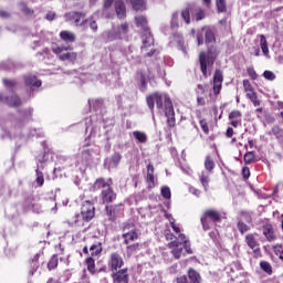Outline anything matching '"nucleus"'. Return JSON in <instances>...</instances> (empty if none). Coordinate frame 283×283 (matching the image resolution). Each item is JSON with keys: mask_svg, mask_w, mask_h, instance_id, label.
I'll list each match as a JSON object with an SVG mask.
<instances>
[{"mask_svg": "<svg viewBox=\"0 0 283 283\" xmlns=\"http://www.w3.org/2000/svg\"><path fill=\"white\" fill-rule=\"evenodd\" d=\"M229 120L232 127H240L242 125V113L240 111H232L229 114Z\"/></svg>", "mask_w": 283, "mask_h": 283, "instance_id": "nucleus-19", "label": "nucleus"}, {"mask_svg": "<svg viewBox=\"0 0 283 283\" xmlns=\"http://www.w3.org/2000/svg\"><path fill=\"white\" fill-rule=\"evenodd\" d=\"M193 19L196 21H202V19H205V10L201 8L196 9Z\"/></svg>", "mask_w": 283, "mask_h": 283, "instance_id": "nucleus-49", "label": "nucleus"}, {"mask_svg": "<svg viewBox=\"0 0 283 283\" xmlns=\"http://www.w3.org/2000/svg\"><path fill=\"white\" fill-rule=\"evenodd\" d=\"M172 39L176 43H178L179 49L181 50V52H184L185 56H187V46L185 45V39L182 38V34L175 33L172 35Z\"/></svg>", "mask_w": 283, "mask_h": 283, "instance_id": "nucleus-25", "label": "nucleus"}, {"mask_svg": "<svg viewBox=\"0 0 283 283\" xmlns=\"http://www.w3.org/2000/svg\"><path fill=\"white\" fill-rule=\"evenodd\" d=\"M95 216L94 203L86 200L81 208V214L75 216L74 224L75 227H85L82 231H87L90 229V220Z\"/></svg>", "mask_w": 283, "mask_h": 283, "instance_id": "nucleus-2", "label": "nucleus"}, {"mask_svg": "<svg viewBox=\"0 0 283 283\" xmlns=\"http://www.w3.org/2000/svg\"><path fill=\"white\" fill-rule=\"evenodd\" d=\"M217 10L218 12H227V1L226 0H217Z\"/></svg>", "mask_w": 283, "mask_h": 283, "instance_id": "nucleus-46", "label": "nucleus"}, {"mask_svg": "<svg viewBox=\"0 0 283 283\" xmlns=\"http://www.w3.org/2000/svg\"><path fill=\"white\" fill-rule=\"evenodd\" d=\"M91 251V255H101V253H103V243L101 242H95L91 245L90 248Z\"/></svg>", "mask_w": 283, "mask_h": 283, "instance_id": "nucleus-31", "label": "nucleus"}, {"mask_svg": "<svg viewBox=\"0 0 283 283\" xmlns=\"http://www.w3.org/2000/svg\"><path fill=\"white\" fill-rule=\"evenodd\" d=\"M125 56L129 63H140V56L138 55V52H136V49H134V46H128L125 50Z\"/></svg>", "mask_w": 283, "mask_h": 283, "instance_id": "nucleus-17", "label": "nucleus"}, {"mask_svg": "<svg viewBox=\"0 0 283 283\" xmlns=\"http://www.w3.org/2000/svg\"><path fill=\"white\" fill-rule=\"evenodd\" d=\"M238 230L240 231V233H247V231H250V227L247 226V223L242 222V221H239L238 224Z\"/></svg>", "mask_w": 283, "mask_h": 283, "instance_id": "nucleus-52", "label": "nucleus"}, {"mask_svg": "<svg viewBox=\"0 0 283 283\" xmlns=\"http://www.w3.org/2000/svg\"><path fill=\"white\" fill-rule=\"evenodd\" d=\"M188 277L190 283H200V274L193 269L188 271Z\"/></svg>", "mask_w": 283, "mask_h": 283, "instance_id": "nucleus-35", "label": "nucleus"}, {"mask_svg": "<svg viewBox=\"0 0 283 283\" xmlns=\"http://www.w3.org/2000/svg\"><path fill=\"white\" fill-rule=\"evenodd\" d=\"M14 67H15L14 62H12L10 60L4 64V70L11 71V70H14Z\"/></svg>", "mask_w": 283, "mask_h": 283, "instance_id": "nucleus-63", "label": "nucleus"}, {"mask_svg": "<svg viewBox=\"0 0 283 283\" xmlns=\"http://www.w3.org/2000/svg\"><path fill=\"white\" fill-rule=\"evenodd\" d=\"M2 83H3V85H4V87H6L7 90H13V87H17V85H18L17 80L3 78V80H2Z\"/></svg>", "mask_w": 283, "mask_h": 283, "instance_id": "nucleus-42", "label": "nucleus"}, {"mask_svg": "<svg viewBox=\"0 0 283 283\" xmlns=\"http://www.w3.org/2000/svg\"><path fill=\"white\" fill-rule=\"evenodd\" d=\"M161 196L166 200H169L171 198V189H169V187H167V186L163 187L161 188Z\"/></svg>", "mask_w": 283, "mask_h": 283, "instance_id": "nucleus-53", "label": "nucleus"}, {"mask_svg": "<svg viewBox=\"0 0 283 283\" xmlns=\"http://www.w3.org/2000/svg\"><path fill=\"white\" fill-rule=\"evenodd\" d=\"M119 207L118 206H106V213L108 216V220L114 222L116 220V216H118Z\"/></svg>", "mask_w": 283, "mask_h": 283, "instance_id": "nucleus-26", "label": "nucleus"}, {"mask_svg": "<svg viewBox=\"0 0 283 283\" xmlns=\"http://www.w3.org/2000/svg\"><path fill=\"white\" fill-rule=\"evenodd\" d=\"M32 112H33L32 108H29L25 112V117H24L23 122H18V124H17L18 129H21V126L25 125V120H28V118H30V116H32Z\"/></svg>", "mask_w": 283, "mask_h": 283, "instance_id": "nucleus-51", "label": "nucleus"}, {"mask_svg": "<svg viewBox=\"0 0 283 283\" xmlns=\"http://www.w3.org/2000/svg\"><path fill=\"white\" fill-rule=\"evenodd\" d=\"M270 134H273V136H275V138H282L283 130L279 126H273Z\"/></svg>", "mask_w": 283, "mask_h": 283, "instance_id": "nucleus-50", "label": "nucleus"}, {"mask_svg": "<svg viewBox=\"0 0 283 283\" xmlns=\"http://www.w3.org/2000/svg\"><path fill=\"white\" fill-rule=\"evenodd\" d=\"M260 266L262 271H264V273H268V275L273 274V266H271V263H269L268 261H261Z\"/></svg>", "mask_w": 283, "mask_h": 283, "instance_id": "nucleus-38", "label": "nucleus"}, {"mask_svg": "<svg viewBox=\"0 0 283 283\" xmlns=\"http://www.w3.org/2000/svg\"><path fill=\"white\" fill-rule=\"evenodd\" d=\"M94 189H102L103 202L109 203L116 200V195L114 193V190H112L109 182L105 181V179H97L94 184Z\"/></svg>", "mask_w": 283, "mask_h": 283, "instance_id": "nucleus-6", "label": "nucleus"}, {"mask_svg": "<svg viewBox=\"0 0 283 283\" xmlns=\"http://www.w3.org/2000/svg\"><path fill=\"white\" fill-rule=\"evenodd\" d=\"M212 172H208L206 170H203L200 175H199V180L205 189V191H209V182H210V176Z\"/></svg>", "mask_w": 283, "mask_h": 283, "instance_id": "nucleus-23", "label": "nucleus"}, {"mask_svg": "<svg viewBox=\"0 0 283 283\" xmlns=\"http://www.w3.org/2000/svg\"><path fill=\"white\" fill-rule=\"evenodd\" d=\"M181 18L184 19V21L187 25H189V23H191V13L189 12V9H184L181 11Z\"/></svg>", "mask_w": 283, "mask_h": 283, "instance_id": "nucleus-44", "label": "nucleus"}, {"mask_svg": "<svg viewBox=\"0 0 283 283\" xmlns=\"http://www.w3.org/2000/svg\"><path fill=\"white\" fill-rule=\"evenodd\" d=\"M140 90L142 92H145V90H147V78H145V76H142L140 78Z\"/></svg>", "mask_w": 283, "mask_h": 283, "instance_id": "nucleus-62", "label": "nucleus"}, {"mask_svg": "<svg viewBox=\"0 0 283 283\" xmlns=\"http://www.w3.org/2000/svg\"><path fill=\"white\" fill-rule=\"evenodd\" d=\"M88 105L92 109H101L103 107V99H88Z\"/></svg>", "mask_w": 283, "mask_h": 283, "instance_id": "nucleus-40", "label": "nucleus"}, {"mask_svg": "<svg viewBox=\"0 0 283 283\" xmlns=\"http://www.w3.org/2000/svg\"><path fill=\"white\" fill-rule=\"evenodd\" d=\"M24 85L34 90V87H41V81L36 80L34 75H24Z\"/></svg>", "mask_w": 283, "mask_h": 283, "instance_id": "nucleus-21", "label": "nucleus"}, {"mask_svg": "<svg viewBox=\"0 0 283 283\" xmlns=\"http://www.w3.org/2000/svg\"><path fill=\"white\" fill-rule=\"evenodd\" d=\"M147 181L154 185V165L151 164L147 166Z\"/></svg>", "mask_w": 283, "mask_h": 283, "instance_id": "nucleus-43", "label": "nucleus"}, {"mask_svg": "<svg viewBox=\"0 0 283 283\" xmlns=\"http://www.w3.org/2000/svg\"><path fill=\"white\" fill-rule=\"evenodd\" d=\"M81 28H91L93 32H98V24L94 20V17L82 20Z\"/></svg>", "mask_w": 283, "mask_h": 283, "instance_id": "nucleus-22", "label": "nucleus"}, {"mask_svg": "<svg viewBox=\"0 0 283 283\" xmlns=\"http://www.w3.org/2000/svg\"><path fill=\"white\" fill-rule=\"evenodd\" d=\"M60 39L65 43H74V41H76V34L71 31H62L60 33Z\"/></svg>", "mask_w": 283, "mask_h": 283, "instance_id": "nucleus-24", "label": "nucleus"}, {"mask_svg": "<svg viewBox=\"0 0 283 283\" xmlns=\"http://www.w3.org/2000/svg\"><path fill=\"white\" fill-rule=\"evenodd\" d=\"M205 169H206L205 171L213 174V169H216V161H213V158L211 156L206 157Z\"/></svg>", "mask_w": 283, "mask_h": 283, "instance_id": "nucleus-29", "label": "nucleus"}, {"mask_svg": "<svg viewBox=\"0 0 283 283\" xmlns=\"http://www.w3.org/2000/svg\"><path fill=\"white\" fill-rule=\"evenodd\" d=\"M146 101L150 112H154V105H157V109L160 111H163V105H165V116L167 117L169 127H174V125H176V113L174 112V104L167 94L155 93L148 96Z\"/></svg>", "mask_w": 283, "mask_h": 283, "instance_id": "nucleus-1", "label": "nucleus"}, {"mask_svg": "<svg viewBox=\"0 0 283 283\" xmlns=\"http://www.w3.org/2000/svg\"><path fill=\"white\" fill-rule=\"evenodd\" d=\"M255 160V155L253 154V151H248L244 155V163L245 165H251V163H253Z\"/></svg>", "mask_w": 283, "mask_h": 283, "instance_id": "nucleus-48", "label": "nucleus"}, {"mask_svg": "<svg viewBox=\"0 0 283 283\" xmlns=\"http://www.w3.org/2000/svg\"><path fill=\"white\" fill-rule=\"evenodd\" d=\"M7 104L10 107H19V105H21V98L17 95H11L10 97H7Z\"/></svg>", "mask_w": 283, "mask_h": 283, "instance_id": "nucleus-34", "label": "nucleus"}, {"mask_svg": "<svg viewBox=\"0 0 283 283\" xmlns=\"http://www.w3.org/2000/svg\"><path fill=\"white\" fill-rule=\"evenodd\" d=\"M222 220V214L218 210H207L201 217V224L205 231H209L211 227L216 224V222H220Z\"/></svg>", "mask_w": 283, "mask_h": 283, "instance_id": "nucleus-7", "label": "nucleus"}, {"mask_svg": "<svg viewBox=\"0 0 283 283\" xmlns=\"http://www.w3.org/2000/svg\"><path fill=\"white\" fill-rule=\"evenodd\" d=\"M260 48L264 56H266V59H271V56L269 55V42H266V36H264L263 34L260 35Z\"/></svg>", "mask_w": 283, "mask_h": 283, "instance_id": "nucleus-27", "label": "nucleus"}, {"mask_svg": "<svg viewBox=\"0 0 283 283\" xmlns=\"http://www.w3.org/2000/svg\"><path fill=\"white\" fill-rule=\"evenodd\" d=\"M272 249H273L275 255H280V258H282V255H283V248H282V245L276 244V245H273Z\"/></svg>", "mask_w": 283, "mask_h": 283, "instance_id": "nucleus-56", "label": "nucleus"}, {"mask_svg": "<svg viewBox=\"0 0 283 283\" xmlns=\"http://www.w3.org/2000/svg\"><path fill=\"white\" fill-rule=\"evenodd\" d=\"M123 231L124 233L122 234V238L124 239V244H130V242L138 240V232H136L134 226L126 224L124 226Z\"/></svg>", "mask_w": 283, "mask_h": 283, "instance_id": "nucleus-11", "label": "nucleus"}, {"mask_svg": "<svg viewBox=\"0 0 283 283\" xmlns=\"http://www.w3.org/2000/svg\"><path fill=\"white\" fill-rule=\"evenodd\" d=\"M263 235H265L268 242H274V240L276 239L275 232L273 231V228L271 226H266L263 229Z\"/></svg>", "mask_w": 283, "mask_h": 283, "instance_id": "nucleus-28", "label": "nucleus"}, {"mask_svg": "<svg viewBox=\"0 0 283 283\" xmlns=\"http://www.w3.org/2000/svg\"><path fill=\"white\" fill-rule=\"evenodd\" d=\"M242 176L243 178L247 180L251 177V170L249 169V167H243L242 168Z\"/></svg>", "mask_w": 283, "mask_h": 283, "instance_id": "nucleus-61", "label": "nucleus"}, {"mask_svg": "<svg viewBox=\"0 0 283 283\" xmlns=\"http://www.w3.org/2000/svg\"><path fill=\"white\" fill-rule=\"evenodd\" d=\"M67 50H71V48L70 46H55L52 49V52L59 56L60 61L74 62L77 56L76 53L67 52ZM63 52H67V53H63Z\"/></svg>", "mask_w": 283, "mask_h": 283, "instance_id": "nucleus-9", "label": "nucleus"}, {"mask_svg": "<svg viewBox=\"0 0 283 283\" xmlns=\"http://www.w3.org/2000/svg\"><path fill=\"white\" fill-rule=\"evenodd\" d=\"M135 23L137 28H142L144 32V34L142 35V52H147V48H151V45H154V36L149 32V27L147 25V18H145L144 15L136 17Z\"/></svg>", "mask_w": 283, "mask_h": 283, "instance_id": "nucleus-4", "label": "nucleus"}, {"mask_svg": "<svg viewBox=\"0 0 283 283\" xmlns=\"http://www.w3.org/2000/svg\"><path fill=\"white\" fill-rule=\"evenodd\" d=\"M263 76L266 81H275V73L273 71H264Z\"/></svg>", "mask_w": 283, "mask_h": 283, "instance_id": "nucleus-55", "label": "nucleus"}, {"mask_svg": "<svg viewBox=\"0 0 283 283\" xmlns=\"http://www.w3.org/2000/svg\"><path fill=\"white\" fill-rule=\"evenodd\" d=\"M39 271V254H35L31 262V269L29 270V275H34V272Z\"/></svg>", "mask_w": 283, "mask_h": 283, "instance_id": "nucleus-36", "label": "nucleus"}, {"mask_svg": "<svg viewBox=\"0 0 283 283\" xmlns=\"http://www.w3.org/2000/svg\"><path fill=\"white\" fill-rule=\"evenodd\" d=\"M86 265L90 273H96V263L92 256L86 259Z\"/></svg>", "mask_w": 283, "mask_h": 283, "instance_id": "nucleus-41", "label": "nucleus"}, {"mask_svg": "<svg viewBox=\"0 0 283 283\" xmlns=\"http://www.w3.org/2000/svg\"><path fill=\"white\" fill-rule=\"evenodd\" d=\"M199 125H200L202 132H205V134H209V125L207 124V120L201 119L199 122Z\"/></svg>", "mask_w": 283, "mask_h": 283, "instance_id": "nucleus-57", "label": "nucleus"}, {"mask_svg": "<svg viewBox=\"0 0 283 283\" xmlns=\"http://www.w3.org/2000/svg\"><path fill=\"white\" fill-rule=\"evenodd\" d=\"M248 74L253 81L258 80V73L253 67L248 69Z\"/></svg>", "mask_w": 283, "mask_h": 283, "instance_id": "nucleus-58", "label": "nucleus"}, {"mask_svg": "<svg viewBox=\"0 0 283 283\" xmlns=\"http://www.w3.org/2000/svg\"><path fill=\"white\" fill-rule=\"evenodd\" d=\"M202 34H205L206 36L207 44L216 43V34H213V31H211V29L202 28L201 33H198L197 35L198 45H202V43H205V41L202 40Z\"/></svg>", "mask_w": 283, "mask_h": 283, "instance_id": "nucleus-12", "label": "nucleus"}, {"mask_svg": "<svg viewBox=\"0 0 283 283\" xmlns=\"http://www.w3.org/2000/svg\"><path fill=\"white\" fill-rule=\"evenodd\" d=\"M129 32V24L122 23L120 25L113 27L108 31H104L102 33V39L106 43H111L112 41H120V39H125L127 33Z\"/></svg>", "mask_w": 283, "mask_h": 283, "instance_id": "nucleus-3", "label": "nucleus"}, {"mask_svg": "<svg viewBox=\"0 0 283 283\" xmlns=\"http://www.w3.org/2000/svg\"><path fill=\"white\" fill-rule=\"evenodd\" d=\"M170 25L171 28H180V14L178 12L172 14Z\"/></svg>", "mask_w": 283, "mask_h": 283, "instance_id": "nucleus-45", "label": "nucleus"}, {"mask_svg": "<svg viewBox=\"0 0 283 283\" xmlns=\"http://www.w3.org/2000/svg\"><path fill=\"white\" fill-rule=\"evenodd\" d=\"M94 160V149L84 148L76 157L75 165L80 169H85Z\"/></svg>", "mask_w": 283, "mask_h": 283, "instance_id": "nucleus-8", "label": "nucleus"}, {"mask_svg": "<svg viewBox=\"0 0 283 283\" xmlns=\"http://www.w3.org/2000/svg\"><path fill=\"white\" fill-rule=\"evenodd\" d=\"M138 247H140L138 243L127 245V255H133L135 251H138Z\"/></svg>", "mask_w": 283, "mask_h": 283, "instance_id": "nucleus-54", "label": "nucleus"}, {"mask_svg": "<svg viewBox=\"0 0 283 283\" xmlns=\"http://www.w3.org/2000/svg\"><path fill=\"white\" fill-rule=\"evenodd\" d=\"M35 174H36V178H35L36 185H39V187H43V182H45V179L43 178V172L36 169Z\"/></svg>", "mask_w": 283, "mask_h": 283, "instance_id": "nucleus-47", "label": "nucleus"}, {"mask_svg": "<svg viewBox=\"0 0 283 283\" xmlns=\"http://www.w3.org/2000/svg\"><path fill=\"white\" fill-rule=\"evenodd\" d=\"M56 266H59V256L56 254H54L48 263V269H49V271H52V270L56 269Z\"/></svg>", "mask_w": 283, "mask_h": 283, "instance_id": "nucleus-39", "label": "nucleus"}, {"mask_svg": "<svg viewBox=\"0 0 283 283\" xmlns=\"http://www.w3.org/2000/svg\"><path fill=\"white\" fill-rule=\"evenodd\" d=\"M113 4H114V0H105L103 13L105 14V12H107V10H109V8H112Z\"/></svg>", "mask_w": 283, "mask_h": 283, "instance_id": "nucleus-59", "label": "nucleus"}, {"mask_svg": "<svg viewBox=\"0 0 283 283\" xmlns=\"http://www.w3.org/2000/svg\"><path fill=\"white\" fill-rule=\"evenodd\" d=\"M222 81H224L222 71L217 70L213 76V94H216V96H218V94H220V90H222Z\"/></svg>", "mask_w": 283, "mask_h": 283, "instance_id": "nucleus-15", "label": "nucleus"}, {"mask_svg": "<svg viewBox=\"0 0 283 283\" xmlns=\"http://www.w3.org/2000/svg\"><path fill=\"white\" fill-rule=\"evenodd\" d=\"M114 283H129V275L127 274V269L119 270L113 273Z\"/></svg>", "mask_w": 283, "mask_h": 283, "instance_id": "nucleus-16", "label": "nucleus"}, {"mask_svg": "<svg viewBox=\"0 0 283 283\" xmlns=\"http://www.w3.org/2000/svg\"><path fill=\"white\" fill-rule=\"evenodd\" d=\"M217 56H218V50H216L214 46H210L207 53L201 52L199 54V63H200V67L203 76H207V69L213 66V63H216Z\"/></svg>", "mask_w": 283, "mask_h": 283, "instance_id": "nucleus-5", "label": "nucleus"}, {"mask_svg": "<svg viewBox=\"0 0 283 283\" xmlns=\"http://www.w3.org/2000/svg\"><path fill=\"white\" fill-rule=\"evenodd\" d=\"M169 249L171 250V253L175 258V260H180L181 255H182V243L178 242V241H171L170 243H168Z\"/></svg>", "mask_w": 283, "mask_h": 283, "instance_id": "nucleus-18", "label": "nucleus"}, {"mask_svg": "<svg viewBox=\"0 0 283 283\" xmlns=\"http://www.w3.org/2000/svg\"><path fill=\"white\" fill-rule=\"evenodd\" d=\"M245 243L248 244L249 249H252L254 258H260L262 255L260 243L258 242V233H248L245 235Z\"/></svg>", "mask_w": 283, "mask_h": 283, "instance_id": "nucleus-10", "label": "nucleus"}, {"mask_svg": "<svg viewBox=\"0 0 283 283\" xmlns=\"http://www.w3.org/2000/svg\"><path fill=\"white\" fill-rule=\"evenodd\" d=\"M122 158H123V156H120V153H115L111 158L108 167L109 168L118 167Z\"/></svg>", "mask_w": 283, "mask_h": 283, "instance_id": "nucleus-32", "label": "nucleus"}, {"mask_svg": "<svg viewBox=\"0 0 283 283\" xmlns=\"http://www.w3.org/2000/svg\"><path fill=\"white\" fill-rule=\"evenodd\" d=\"M115 12L118 19H125L127 13V8L125 7V2L123 0L115 1Z\"/></svg>", "mask_w": 283, "mask_h": 283, "instance_id": "nucleus-20", "label": "nucleus"}, {"mask_svg": "<svg viewBox=\"0 0 283 283\" xmlns=\"http://www.w3.org/2000/svg\"><path fill=\"white\" fill-rule=\"evenodd\" d=\"M90 132L88 138H95V136H98L101 134V127L99 126H86V133Z\"/></svg>", "mask_w": 283, "mask_h": 283, "instance_id": "nucleus-37", "label": "nucleus"}, {"mask_svg": "<svg viewBox=\"0 0 283 283\" xmlns=\"http://www.w3.org/2000/svg\"><path fill=\"white\" fill-rule=\"evenodd\" d=\"M133 136L134 138L137 139L138 143H142V144L147 143V134H145V132L134 130Z\"/></svg>", "mask_w": 283, "mask_h": 283, "instance_id": "nucleus-33", "label": "nucleus"}, {"mask_svg": "<svg viewBox=\"0 0 283 283\" xmlns=\"http://www.w3.org/2000/svg\"><path fill=\"white\" fill-rule=\"evenodd\" d=\"M176 241L180 242L184 247L185 244H187V237L185 234H179Z\"/></svg>", "mask_w": 283, "mask_h": 283, "instance_id": "nucleus-64", "label": "nucleus"}, {"mask_svg": "<svg viewBox=\"0 0 283 283\" xmlns=\"http://www.w3.org/2000/svg\"><path fill=\"white\" fill-rule=\"evenodd\" d=\"M132 7L137 12L140 10H147V3H145V0H130Z\"/></svg>", "mask_w": 283, "mask_h": 283, "instance_id": "nucleus-30", "label": "nucleus"}, {"mask_svg": "<svg viewBox=\"0 0 283 283\" xmlns=\"http://www.w3.org/2000/svg\"><path fill=\"white\" fill-rule=\"evenodd\" d=\"M124 264H125V262L123 261V256H120V254H118L117 252H113L111 254V258L108 261L111 271H113V272L118 271V269H120Z\"/></svg>", "mask_w": 283, "mask_h": 283, "instance_id": "nucleus-13", "label": "nucleus"}, {"mask_svg": "<svg viewBox=\"0 0 283 283\" xmlns=\"http://www.w3.org/2000/svg\"><path fill=\"white\" fill-rule=\"evenodd\" d=\"M64 19H65V21H71L76 27L81 28V23H83V21H81V19H85V13L77 12V11H71V12L64 14Z\"/></svg>", "mask_w": 283, "mask_h": 283, "instance_id": "nucleus-14", "label": "nucleus"}, {"mask_svg": "<svg viewBox=\"0 0 283 283\" xmlns=\"http://www.w3.org/2000/svg\"><path fill=\"white\" fill-rule=\"evenodd\" d=\"M243 87L245 92L253 91V86H251V82H249V80H243Z\"/></svg>", "mask_w": 283, "mask_h": 283, "instance_id": "nucleus-60", "label": "nucleus"}]
</instances>
